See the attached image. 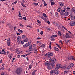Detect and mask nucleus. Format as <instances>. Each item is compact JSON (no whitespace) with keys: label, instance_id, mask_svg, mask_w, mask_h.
<instances>
[{"label":"nucleus","instance_id":"nucleus-2","mask_svg":"<svg viewBox=\"0 0 75 75\" xmlns=\"http://www.w3.org/2000/svg\"><path fill=\"white\" fill-rule=\"evenodd\" d=\"M50 62H52V63H50V64L52 68H54L55 64L56 59L54 58H53L52 59H50Z\"/></svg>","mask_w":75,"mask_h":75},{"label":"nucleus","instance_id":"nucleus-16","mask_svg":"<svg viewBox=\"0 0 75 75\" xmlns=\"http://www.w3.org/2000/svg\"><path fill=\"white\" fill-rule=\"evenodd\" d=\"M70 25L71 26H74L75 25L74 23V22L73 21H72L70 23Z\"/></svg>","mask_w":75,"mask_h":75},{"label":"nucleus","instance_id":"nucleus-27","mask_svg":"<svg viewBox=\"0 0 75 75\" xmlns=\"http://www.w3.org/2000/svg\"><path fill=\"white\" fill-rule=\"evenodd\" d=\"M28 41V38H26V39H25L24 40V42H27V41Z\"/></svg>","mask_w":75,"mask_h":75},{"label":"nucleus","instance_id":"nucleus-61","mask_svg":"<svg viewBox=\"0 0 75 75\" xmlns=\"http://www.w3.org/2000/svg\"><path fill=\"white\" fill-rule=\"evenodd\" d=\"M59 42H61V44H63V43L62 42V40H60L59 41Z\"/></svg>","mask_w":75,"mask_h":75},{"label":"nucleus","instance_id":"nucleus-63","mask_svg":"<svg viewBox=\"0 0 75 75\" xmlns=\"http://www.w3.org/2000/svg\"><path fill=\"white\" fill-rule=\"evenodd\" d=\"M52 41H55V39L53 38H52Z\"/></svg>","mask_w":75,"mask_h":75},{"label":"nucleus","instance_id":"nucleus-55","mask_svg":"<svg viewBox=\"0 0 75 75\" xmlns=\"http://www.w3.org/2000/svg\"><path fill=\"white\" fill-rule=\"evenodd\" d=\"M50 73L51 74H53V71H50Z\"/></svg>","mask_w":75,"mask_h":75},{"label":"nucleus","instance_id":"nucleus-3","mask_svg":"<svg viewBox=\"0 0 75 75\" xmlns=\"http://www.w3.org/2000/svg\"><path fill=\"white\" fill-rule=\"evenodd\" d=\"M65 10H66V9H64V10L61 11L60 12V14L61 17H63V16H64V13L65 11Z\"/></svg>","mask_w":75,"mask_h":75},{"label":"nucleus","instance_id":"nucleus-28","mask_svg":"<svg viewBox=\"0 0 75 75\" xmlns=\"http://www.w3.org/2000/svg\"><path fill=\"white\" fill-rule=\"evenodd\" d=\"M62 28H64V29L65 30H67V31H68V30H67V28H65V27H64V26H62Z\"/></svg>","mask_w":75,"mask_h":75},{"label":"nucleus","instance_id":"nucleus-47","mask_svg":"<svg viewBox=\"0 0 75 75\" xmlns=\"http://www.w3.org/2000/svg\"><path fill=\"white\" fill-rule=\"evenodd\" d=\"M33 47H37V45L36 44H33Z\"/></svg>","mask_w":75,"mask_h":75},{"label":"nucleus","instance_id":"nucleus-30","mask_svg":"<svg viewBox=\"0 0 75 75\" xmlns=\"http://www.w3.org/2000/svg\"><path fill=\"white\" fill-rule=\"evenodd\" d=\"M59 74V71H57L55 72V74L56 75H58Z\"/></svg>","mask_w":75,"mask_h":75},{"label":"nucleus","instance_id":"nucleus-58","mask_svg":"<svg viewBox=\"0 0 75 75\" xmlns=\"http://www.w3.org/2000/svg\"><path fill=\"white\" fill-rule=\"evenodd\" d=\"M17 58H20V56L19 55H18L17 56Z\"/></svg>","mask_w":75,"mask_h":75},{"label":"nucleus","instance_id":"nucleus-34","mask_svg":"<svg viewBox=\"0 0 75 75\" xmlns=\"http://www.w3.org/2000/svg\"><path fill=\"white\" fill-rule=\"evenodd\" d=\"M18 31H19V32H20V33H23V30H20V29H18Z\"/></svg>","mask_w":75,"mask_h":75},{"label":"nucleus","instance_id":"nucleus-43","mask_svg":"<svg viewBox=\"0 0 75 75\" xmlns=\"http://www.w3.org/2000/svg\"><path fill=\"white\" fill-rule=\"evenodd\" d=\"M68 71H65L64 72V74H68Z\"/></svg>","mask_w":75,"mask_h":75},{"label":"nucleus","instance_id":"nucleus-62","mask_svg":"<svg viewBox=\"0 0 75 75\" xmlns=\"http://www.w3.org/2000/svg\"><path fill=\"white\" fill-rule=\"evenodd\" d=\"M17 34L18 35H20V34L18 33H17Z\"/></svg>","mask_w":75,"mask_h":75},{"label":"nucleus","instance_id":"nucleus-40","mask_svg":"<svg viewBox=\"0 0 75 75\" xmlns=\"http://www.w3.org/2000/svg\"><path fill=\"white\" fill-rule=\"evenodd\" d=\"M1 70H2V71H3V70H4V68L3 67H1Z\"/></svg>","mask_w":75,"mask_h":75},{"label":"nucleus","instance_id":"nucleus-6","mask_svg":"<svg viewBox=\"0 0 75 75\" xmlns=\"http://www.w3.org/2000/svg\"><path fill=\"white\" fill-rule=\"evenodd\" d=\"M48 58H51L50 56H53L54 54L53 53H52L51 52H49L48 53Z\"/></svg>","mask_w":75,"mask_h":75},{"label":"nucleus","instance_id":"nucleus-9","mask_svg":"<svg viewBox=\"0 0 75 75\" xmlns=\"http://www.w3.org/2000/svg\"><path fill=\"white\" fill-rule=\"evenodd\" d=\"M17 41L18 42H19L21 41V37L19 36L18 37L17 39Z\"/></svg>","mask_w":75,"mask_h":75},{"label":"nucleus","instance_id":"nucleus-14","mask_svg":"<svg viewBox=\"0 0 75 75\" xmlns=\"http://www.w3.org/2000/svg\"><path fill=\"white\" fill-rule=\"evenodd\" d=\"M69 35V34L67 33L65 35V37L66 38H71V37H70Z\"/></svg>","mask_w":75,"mask_h":75},{"label":"nucleus","instance_id":"nucleus-45","mask_svg":"<svg viewBox=\"0 0 75 75\" xmlns=\"http://www.w3.org/2000/svg\"><path fill=\"white\" fill-rule=\"evenodd\" d=\"M51 3V5H54V4H55V3L53 2H52Z\"/></svg>","mask_w":75,"mask_h":75},{"label":"nucleus","instance_id":"nucleus-39","mask_svg":"<svg viewBox=\"0 0 75 75\" xmlns=\"http://www.w3.org/2000/svg\"><path fill=\"white\" fill-rule=\"evenodd\" d=\"M72 10H73V12L75 13V8H72Z\"/></svg>","mask_w":75,"mask_h":75},{"label":"nucleus","instance_id":"nucleus-59","mask_svg":"<svg viewBox=\"0 0 75 75\" xmlns=\"http://www.w3.org/2000/svg\"><path fill=\"white\" fill-rule=\"evenodd\" d=\"M30 50H26V52H29V53L30 52Z\"/></svg>","mask_w":75,"mask_h":75},{"label":"nucleus","instance_id":"nucleus-54","mask_svg":"<svg viewBox=\"0 0 75 75\" xmlns=\"http://www.w3.org/2000/svg\"><path fill=\"white\" fill-rule=\"evenodd\" d=\"M70 41V40H67V41H66V43H68V42H69Z\"/></svg>","mask_w":75,"mask_h":75},{"label":"nucleus","instance_id":"nucleus-23","mask_svg":"<svg viewBox=\"0 0 75 75\" xmlns=\"http://www.w3.org/2000/svg\"><path fill=\"white\" fill-rule=\"evenodd\" d=\"M59 6L61 7H62L64 6V4L62 3V2H60Z\"/></svg>","mask_w":75,"mask_h":75},{"label":"nucleus","instance_id":"nucleus-24","mask_svg":"<svg viewBox=\"0 0 75 75\" xmlns=\"http://www.w3.org/2000/svg\"><path fill=\"white\" fill-rule=\"evenodd\" d=\"M21 4L23 7H24L25 8L26 7V6H25V5L23 4V2L21 3Z\"/></svg>","mask_w":75,"mask_h":75},{"label":"nucleus","instance_id":"nucleus-44","mask_svg":"<svg viewBox=\"0 0 75 75\" xmlns=\"http://www.w3.org/2000/svg\"><path fill=\"white\" fill-rule=\"evenodd\" d=\"M72 59V60H74V61H75V59L74 58L71 57V60Z\"/></svg>","mask_w":75,"mask_h":75},{"label":"nucleus","instance_id":"nucleus-7","mask_svg":"<svg viewBox=\"0 0 75 75\" xmlns=\"http://www.w3.org/2000/svg\"><path fill=\"white\" fill-rule=\"evenodd\" d=\"M70 18L71 20H74L75 19V16L74 15H70Z\"/></svg>","mask_w":75,"mask_h":75},{"label":"nucleus","instance_id":"nucleus-29","mask_svg":"<svg viewBox=\"0 0 75 75\" xmlns=\"http://www.w3.org/2000/svg\"><path fill=\"white\" fill-rule=\"evenodd\" d=\"M67 59L69 60H71V57H68L67 58Z\"/></svg>","mask_w":75,"mask_h":75},{"label":"nucleus","instance_id":"nucleus-57","mask_svg":"<svg viewBox=\"0 0 75 75\" xmlns=\"http://www.w3.org/2000/svg\"><path fill=\"white\" fill-rule=\"evenodd\" d=\"M40 34H41V35H42V34H43V31H41L40 32Z\"/></svg>","mask_w":75,"mask_h":75},{"label":"nucleus","instance_id":"nucleus-18","mask_svg":"<svg viewBox=\"0 0 75 75\" xmlns=\"http://www.w3.org/2000/svg\"><path fill=\"white\" fill-rule=\"evenodd\" d=\"M61 10V7H59L57 9L58 12H60V10Z\"/></svg>","mask_w":75,"mask_h":75},{"label":"nucleus","instance_id":"nucleus-20","mask_svg":"<svg viewBox=\"0 0 75 75\" xmlns=\"http://www.w3.org/2000/svg\"><path fill=\"white\" fill-rule=\"evenodd\" d=\"M6 19H4L2 21H1V22H0V23H5L6 22Z\"/></svg>","mask_w":75,"mask_h":75},{"label":"nucleus","instance_id":"nucleus-10","mask_svg":"<svg viewBox=\"0 0 75 75\" xmlns=\"http://www.w3.org/2000/svg\"><path fill=\"white\" fill-rule=\"evenodd\" d=\"M10 38H8L7 39V44L8 45V46H10Z\"/></svg>","mask_w":75,"mask_h":75},{"label":"nucleus","instance_id":"nucleus-31","mask_svg":"<svg viewBox=\"0 0 75 75\" xmlns=\"http://www.w3.org/2000/svg\"><path fill=\"white\" fill-rule=\"evenodd\" d=\"M33 4H34L35 6H38V4L37 3H34Z\"/></svg>","mask_w":75,"mask_h":75},{"label":"nucleus","instance_id":"nucleus-25","mask_svg":"<svg viewBox=\"0 0 75 75\" xmlns=\"http://www.w3.org/2000/svg\"><path fill=\"white\" fill-rule=\"evenodd\" d=\"M41 44V42L40 41H38L37 42V44L40 45V44Z\"/></svg>","mask_w":75,"mask_h":75},{"label":"nucleus","instance_id":"nucleus-41","mask_svg":"<svg viewBox=\"0 0 75 75\" xmlns=\"http://www.w3.org/2000/svg\"><path fill=\"white\" fill-rule=\"evenodd\" d=\"M21 44H22V45H23V44H24V41H22L21 42Z\"/></svg>","mask_w":75,"mask_h":75},{"label":"nucleus","instance_id":"nucleus-21","mask_svg":"<svg viewBox=\"0 0 75 75\" xmlns=\"http://www.w3.org/2000/svg\"><path fill=\"white\" fill-rule=\"evenodd\" d=\"M56 25H57L56 26H57V27H58L59 28H61V27H60V25H59V24L57 23V24H56Z\"/></svg>","mask_w":75,"mask_h":75},{"label":"nucleus","instance_id":"nucleus-49","mask_svg":"<svg viewBox=\"0 0 75 75\" xmlns=\"http://www.w3.org/2000/svg\"><path fill=\"white\" fill-rule=\"evenodd\" d=\"M37 50L36 49H35V51H34V53H37Z\"/></svg>","mask_w":75,"mask_h":75},{"label":"nucleus","instance_id":"nucleus-56","mask_svg":"<svg viewBox=\"0 0 75 75\" xmlns=\"http://www.w3.org/2000/svg\"><path fill=\"white\" fill-rule=\"evenodd\" d=\"M53 36H54V38H55V37H57V35H53Z\"/></svg>","mask_w":75,"mask_h":75},{"label":"nucleus","instance_id":"nucleus-37","mask_svg":"<svg viewBox=\"0 0 75 75\" xmlns=\"http://www.w3.org/2000/svg\"><path fill=\"white\" fill-rule=\"evenodd\" d=\"M43 17H47V15H46V14H45L44 13H43Z\"/></svg>","mask_w":75,"mask_h":75},{"label":"nucleus","instance_id":"nucleus-53","mask_svg":"<svg viewBox=\"0 0 75 75\" xmlns=\"http://www.w3.org/2000/svg\"><path fill=\"white\" fill-rule=\"evenodd\" d=\"M47 23L48 24H51V23H50V22L49 21H47Z\"/></svg>","mask_w":75,"mask_h":75},{"label":"nucleus","instance_id":"nucleus-5","mask_svg":"<svg viewBox=\"0 0 75 75\" xmlns=\"http://www.w3.org/2000/svg\"><path fill=\"white\" fill-rule=\"evenodd\" d=\"M31 44V42H28V43L26 44L25 45H23V47H27L28 46L30 45V44Z\"/></svg>","mask_w":75,"mask_h":75},{"label":"nucleus","instance_id":"nucleus-13","mask_svg":"<svg viewBox=\"0 0 75 75\" xmlns=\"http://www.w3.org/2000/svg\"><path fill=\"white\" fill-rule=\"evenodd\" d=\"M37 70H34L33 72L32 73V74L33 75H35V72H37Z\"/></svg>","mask_w":75,"mask_h":75},{"label":"nucleus","instance_id":"nucleus-46","mask_svg":"<svg viewBox=\"0 0 75 75\" xmlns=\"http://www.w3.org/2000/svg\"><path fill=\"white\" fill-rule=\"evenodd\" d=\"M37 21L38 23H39V24H40V23H41V21H40L38 20H37Z\"/></svg>","mask_w":75,"mask_h":75},{"label":"nucleus","instance_id":"nucleus-4","mask_svg":"<svg viewBox=\"0 0 75 75\" xmlns=\"http://www.w3.org/2000/svg\"><path fill=\"white\" fill-rule=\"evenodd\" d=\"M74 64L73 63L70 64L68 66V67L67 68V69H70V68H72V67H74Z\"/></svg>","mask_w":75,"mask_h":75},{"label":"nucleus","instance_id":"nucleus-42","mask_svg":"<svg viewBox=\"0 0 75 75\" xmlns=\"http://www.w3.org/2000/svg\"><path fill=\"white\" fill-rule=\"evenodd\" d=\"M59 68H58L57 67H56V68L55 69L54 71H57L58 69Z\"/></svg>","mask_w":75,"mask_h":75},{"label":"nucleus","instance_id":"nucleus-11","mask_svg":"<svg viewBox=\"0 0 75 75\" xmlns=\"http://www.w3.org/2000/svg\"><path fill=\"white\" fill-rule=\"evenodd\" d=\"M45 64L46 66H50V62L48 61H47L45 63Z\"/></svg>","mask_w":75,"mask_h":75},{"label":"nucleus","instance_id":"nucleus-38","mask_svg":"<svg viewBox=\"0 0 75 75\" xmlns=\"http://www.w3.org/2000/svg\"><path fill=\"white\" fill-rule=\"evenodd\" d=\"M54 50H55V51H58V49L57 47H55L54 48Z\"/></svg>","mask_w":75,"mask_h":75},{"label":"nucleus","instance_id":"nucleus-52","mask_svg":"<svg viewBox=\"0 0 75 75\" xmlns=\"http://www.w3.org/2000/svg\"><path fill=\"white\" fill-rule=\"evenodd\" d=\"M23 18L24 20H27V18H26V17H23Z\"/></svg>","mask_w":75,"mask_h":75},{"label":"nucleus","instance_id":"nucleus-19","mask_svg":"<svg viewBox=\"0 0 75 75\" xmlns=\"http://www.w3.org/2000/svg\"><path fill=\"white\" fill-rule=\"evenodd\" d=\"M58 35H59L60 36H61L62 35V33H61V32L60 31H58Z\"/></svg>","mask_w":75,"mask_h":75},{"label":"nucleus","instance_id":"nucleus-60","mask_svg":"<svg viewBox=\"0 0 75 75\" xmlns=\"http://www.w3.org/2000/svg\"><path fill=\"white\" fill-rule=\"evenodd\" d=\"M54 35H52L51 37V38H54Z\"/></svg>","mask_w":75,"mask_h":75},{"label":"nucleus","instance_id":"nucleus-64","mask_svg":"<svg viewBox=\"0 0 75 75\" xmlns=\"http://www.w3.org/2000/svg\"><path fill=\"white\" fill-rule=\"evenodd\" d=\"M73 23H74V25H75V21H73Z\"/></svg>","mask_w":75,"mask_h":75},{"label":"nucleus","instance_id":"nucleus-35","mask_svg":"<svg viewBox=\"0 0 75 75\" xmlns=\"http://www.w3.org/2000/svg\"><path fill=\"white\" fill-rule=\"evenodd\" d=\"M44 5L45 6H47V3H46L45 1H44Z\"/></svg>","mask_w":75,"mask_h":75},{"label":"nucleus","instance_id":"nucleus-32","mask_svg":"<svg viewBox=\"0 0 75 75\" xmlns=\"http://www.w3.org/2000/svg\"><path fill=\"white\" fill-rule=\"evenodd\" d=\"M47 69H49L50 70L51 69V67H50V66H48L47 67Z\"/></svg>","mask_w":75,"mask_h":75},{"label":"nucleus","instance_id":"nucleus-36","mask_svg":"<svg viewBox=\"0 0 75 75\" xmlns=\"http://www.w3.org/2000/svg\"><path fill=\"white\" fill-rule=\"evenodd\" d=\"M22 38H25V37H26V36H25V35H22Z\"/></svg>","mask_w":75,"mask_h":75},{"label":"nucleus","instance_id":"nucleus-48","mask_svg":"<svg viewBox=\"0 0 75 75\" xmlns=\"http://www.w3.org/2000/svg\"><path fill=\"white\" fill-rule=\"evenodd\" d=\"M45 45L44 44H42V45H41V47H45Z\"/></svg>","mask_w":75,"mask_h":75},{"label":"nucleus","instance_id":"nucleus-15","mask_svg":"<svg viewBox=\"0 0 75 75\" xmlns=\"http://www.w3.org/2000/svg\"><path fill=\"white\" fill-rule=\"evenodd\" d=\"M29 48L30 50V51H33V50H34V47H29Z\"/></svg>","mask_w":75,"mask_h":75},{"label":"nucleus","instance_id":"nucleus-33","mask_svg":"<svg viewBox=\"0 0 75 75\" xmlns=\"http://www.w3.org/2000/svg\"><path fill=\"white\" fill-rule=\"evenodd\" d=\"M58 13L56 12V17H58Z\"/></svg>","mask_w":75,"mask_h":75},{"label":"nucleus","instance_id":"nucleus-8","mask_svg":"<svg viewBox=\"0 0 75 75\" xmlns=\"http://www.w3.org/2000/svg\"><path fill=\"white\" fill-rule=\"evenodd\" d=\"M56 67L58 68L59 69V68H62V67L61 66V65L60 64H56Z\"/></svg>","mask_w":75,"mask_h":75},{"label":"nucleus","instance_id":"nucleus-1","mask_svg":"<svg viewBox=\"0 0 75 75\" xmlns=\"http://www.w3.org/2000/svg\"><path fill=\"white\" fill-rule=\"evenodd\" d=\"M23 69L21 67L17 68L15 70V73L18 75H20L22 73Z\"/></svg>","mask_w":75,"mask_h":75},{"label":"nucleus","instance_id":"nucleus-26","mask_svg":"<svg viewBox=\"0 0 75 75\" xmlns=\"http://www.w3.org/2000/svg\"><path fill=\"white\" fill-rule=\"evenodd\" d=\"M17 3V1H15L14 2L12 3V4L13 5H14V4H16V3Z\"/></svg>","mask_w":75,"mask_h":75},{"label":"nucleus","instance_id":"nucleus-17","mask_svg":"<svg viewBox=\"0 0 75 75\" xmlns=\"http://www.w3.org/2000/svg\"><path fill=\"white\" fill-rule=\"evenodd\" d=\"M5 51H4V49H2V50L1 51V52H0L1 54H3L4 53Z\"/></svg>","mask_w":75,"mask_h":75},{"label":"nucleus","instance_id":"nucleus-22","mask_svg":"<svg viewBox=\"0 0 75 75\" xmlns=\"http://www.w3.org/2000/svg\"><path fill=\"white\" fill-rule=\"evenodd\" d=\"M12 56L13 54H9V55H8V57L10 58V59H11V58H12Z\"/></svg>","mask_w":75,"mask_h":75},{"label":"nucleus","instance_id":"nucleus-50","mask_svg":"<svg viewBox=\"0 0 75 75\" xmlns=\"http://www.w3.org/2000/svg\"><path fill=\"white\" fill-rule=\"evenodd\" d=\"M8 50H12V48H11V47H10L9 48H8Z\"/></svg>","mask_w":75,"mask_h":75},{"label":"nucleus","instance_id":"nucleus-12","mask_svg":"<svg viewBox=\"0 0 75 75\" xmlns=\"http://www.w3.org/2000/svg\"><path fill=\"white\" fill-rule=\"evenodd\" d=\"M69 12H68V10H67L64 13V15L65 16H68L69 15Z\"/></svg>","mask_w":75,"mask_h":75},{"label":"nucleus","instance_id":"nucleus-51","mask_svg":"<svg viewBox=\"0 0 75 75\" xmlns=\"http://www.w3.org/2000/svg\"><path fill=\"white\" fill-rule=\"evenodd\" d=\"M16 52H17V54H19L20 53V52H19V51H18V50L16 51Z\"/></svg>","mask_w":75,"mask_h":75}]
</instances>
